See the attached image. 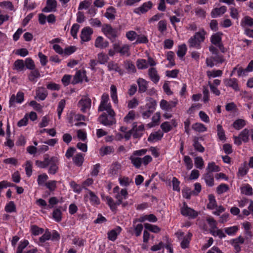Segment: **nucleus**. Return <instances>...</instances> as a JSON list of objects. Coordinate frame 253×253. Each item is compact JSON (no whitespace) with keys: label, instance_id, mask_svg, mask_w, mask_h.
I'll use <instances>...</instances> for the list:
<instances>
[{"label":"nucleus","instance_id":"59","mask_svg":"<svg viewBox=\"0 0 253 253\" xmlns=\"http://www.w3.org/2000/svg\"><path fill=\"white\" fill-rule=\"evenodd\" d=\"M193 146L195 149L199 152L202 153L205 151L204 147L198 141L197 138H195L194 139Z\"/></svg>","mask_w":253,"mask_h":253},{"label":"nucleus","instance_id":"7","mask_svg":"<svg viewBox=\"0 0 253 253\" xmlns=\"http://www.w3.org/2000/svg\"><path fill=\"white\" fill-rule=\"evenodd\" d=\"M245 242V238L242 236H239L236 238L230 241V244L233 246L236 253H239L241 251L240 245L243 244Z\"/></svg>","mask_w":253,"mask_h":253},{"label":"nucleus","instance_id":"61","mask_svg":"<svg viewBox=\"0 0 253 253\" xmlns=\"http://www.w3.org/2000/svg\"><path fill=\"white\" fill-rule=\"evenodd\" d=\"M126 36L129 41H133L136 40L138 35L134 31H129L126 33Z\"/></svg>","mask_w":253,"mask_h":253},{"label":"nucleus","instance_id":"21","mask_svg":"<svg viewBox=\"0 0 253 253\" xmlns=\"http://www.w3.org/2000/svg\"><path fill=\"white\" fill-rule=\"evenodd\" d=\"M108 70L109 71H115L122 74V71L119 65L113 61H111L107 64Z\"/></svg>","mask_w":253,"mask_h":253},{"label":"nucleus","instance_id":"24","mask_svg":"<svg viewBox=\"0 0 253 253\" xmlns=\"http://www.w3.org/2000/svg\"><path fill=\"white\" fill-rule=\"evenodd\" d=\"M203 178L208 186L212 187L214 185V178L212 173L207 172L203 175Z\"/></svg>","mask_w":253,"mask_h":253},{"label":"nucleus","instance_id":"48","mask_svg":"<svg viewBox=\"0 0 253 253\" xmlns=\"http://www.w3.org/2000/svg\"><path fill=\"white\" fill-rule=\"evenodd\" d=\"M238 230L239 227L237 226H233L224 228L225 232L229 236L235 235Z\"/></svg>","mask_w":253,"mask_h":253},{"label":"nucleus","instance_id":"11","mask_svg":"<svg viewBox=\"0 0 253 253\" xmlns=\"http://www.w3.org/2000/svg\"><path fill=\"white\" fill-rule=\"evenodd\" d=\"M58 159L57 157H52L50 158V162L49 164V168L48 169V173L54 174L58 170Z\"/></svg>","mask_w":253,"mask_h":253},{"label":"nucleus","instance_id":"44","mask_svg":"<svg viewBox=\"0 0 253 253\" xmlns=\"http://www.w3.org/2000/svg\"><path fill=\"white\" fill-rule=\"evenodd\" d=\"M217 135L219 139L222 141H225L226 140V136L225 134V131L222 128L221 125H218L217 126Z\"/></svg>","mask_w":253,"mask_h":253},{"label":"nucleus","instance_id":"17","mask_svg":"<svg viewBox=\"0 0 253 253\" xmlns=\"http://www.w3.org/2000/svg\"><path fill=\"white\" fill-rule=\"evenodd\" d=\"M148 74L150 80L154 84H157L159 82L160 78L155 68H150L148 71Z\"/></svg>","mask_w":253,"mask_h":253},{"label":"nucleus","instance_id":"60","mask_svg":"<svg viewBox=\"0 0 253 253\" xmlns=\"http://www.w3.org/2000/svg\"><path fill=\"white\" fill-rule=\"evenodd\" d=\"M149 42L148 39L145 35H138L135 43H147Z\"/></svg>","mask_w":253,"mask_h":253},{"label":"nucleus","instance_id":"2","mask_svg":"<svg viewBox=\"0 0 253 253\" xmlns=\"http://www.w3.org/2000/svg\"><path fill=\"white\" fill-rule=\"evenodd\" d=\"M116 113L114 111L102 113L98 118V122L102 125L110 126L116 123Z\"/></svg>","mask_w":253,"mask_h":253},{"label":"nucleus","instance_id":"63","mask_svg":"<svg viewBox=\"0 0 253 253\" xmlns=\"http://www.w3.org/2000/svg\"><path fill=\"white\" fill-rule=\"evenodd\" d=\"M229 190L228 186L226 184H221L216 188V192L218 194H221Z\"/></svg>","mask_w":253,"mask_h":253},{"label":"nucleus","instance_id":"40","mask_svg":"<svg viewBox=\"0 0 253 253\" xmlns=\"http://www.w3.org/2000/svg\"><path fill=\"white\" fill-rule=\"evenodd\" d=\"M206 170L207 172L210 173L212 172H218L220 171V168L218 166L215 165V163L211 162L208 164Z\"/></svg>","mask_w":253,"mask_h":253},{"label":"nucleus","instance_id":"54","mask_svg":"<svg viewBox=\"0 0 253 253\" xmlns=\"http://www.w3.org/2000/svg\"><path fill=\"white\" fill-rule=\"evenodd\" d=\"M195 167L199 169H202L204 166V162L201 157H197L194 159Z\"/></svg>","mask_w":253,"mask_h":253},{"label":"nucleus","instance_id":"42","mask_svg":"<svg viewBox=\"0 0 253 253\" xmlns=\"http://www.w3.org/2000/svg\"><path fill=\"white\" fill-rule=\"evenodd\" d=\"M192 234L188 233L186 236L184 237L181 243V247L182 249L188 248L190 241L191 240Z\"/></svg>","mask_w":253,"mask_h":253},{"label":"nucleus","instance_id":"32","mask_svg":"<svg viewBox=\"0 0 253 253\" xmlns=\"http://www.w3.org/2000/svg\"><path fill=\"white\" fill-rule=\"evenodd\" d=\"M124 67L128 73H133L136 71L134 64L130 60L125 61Z\"/></svg>","mask_w":253,"mask_h":253},{"label":"nucleus","instance_id":"31","mask_svg":"<svg viewBox=\"0 0 253 253\" xmlns=\"http://www.w3.org/2000/svg\"><path fill=\"white\" fill-rule=\"evenodd\" d=\"M73 161L74 164L77 166H82L84 161V155L82 154V153L77 154L73 157Z\"/></svg>","mask_w":253,"mask_h":253},{"label":"nucleus","instance_id":"41","mask_svg":"<svg viewBox=\"0 0 253 253\" xmlns=\"http://www.w3.org/2000/svg\"><path fill=\"white\" fill-rule=\"evenodd\" d=\"M250 130L247 128L244 129L239 134V136L244 142H247L249 140Z\"/></svg>","mask_w":253,"mask_h":253},{"label":"nucleus","instance_id":"28","mask_svg":"<svg viewBox=\"0 0 253 253\" xmlns=\"http://www.w3.org/2000/svg\"><path fill=\"white\" fill-rule=\"evenodd\" d=\"M32 70L28 76V79L31 82L36 83L38 79L41 77V75L38 70L34 69Z\"/></svg>","mask_w":253,"mask_h":253},{"label":"nucleus","instance_id":"18","mask_svg":"<svg viewBox=\"0 0 253 253\" xmlns=\"http://www.w3.org/2000/svg\"><path fill=\"white\" fill-rule=\"evenodd\" d=\"M94 45L96 47L104 48L109 46V42L104 40L102 37L99 36L95 40Z\"/></svg>","mask_w":253,"mask_h":253},{"label":"nucleus","instance_id":"13","mask_svg":"<svg viewBox=\"0 0 253 253\" xmlns=\"http://www.w3.org/2000/svg\"><path fill=\"white\" fill-rule=\"evenodd\" d=\"M93 33V30L89 27L83 28L81 32V38L84 42H88L90 40V36Z\"/></svg>","mask_w":253,"mask_h":253},{"label":"nucleus","instance_id":"53","mask_svg":"<svg viewBox=\"0 0 253 253\" xmlns=\"http://www.w3.org/2000/svg\"><path fill=\"white\" fill-rule=\"evenodd\" d=\"M91 0H84L80 2L78 7V10L86 9L91 4Z\"/></svg>","mask_w":253,"mask_h":253},{"label":"nucleus","instance_id":"16","mask_svg":"<svg viewBox=\"0 0 253 253\" xmlns=\"http://www.w3.org/2000/svg\"><path fill=\"white\" fill-rule=\"evenodd\" d=\"M137 84L138 86V92L140 93H144L147 90L149 82L146 80L139 78L137 80Z\"/></svg>","mask_w":253,"mask_h":253},{"label":"nucleus","instance_id":"64","mask_svg":"<svg viewBox=\"0 0 253 253\" xmlns=\"http://www.w3.org/2000/svg\"><path fill=\"white\" fill-rule=\"evenodd\" d=\"M242 191L243 193H244L246 195H252L253 193V188L252 187L248 184H246L244 187L242 188Z\"/></svg>","mask_w":253,"mask_h":253},{"label":"nucleus","instance_id":"12","mask_svg":"<svg viewBox=\"0 0 253 253\" xmlns=\"http://www.w3.org/2000/svg\"><path fill=\"white\" fill-rule=\"evenodd\" d=\"M87 82L88 80L86 77L85 72L84 71H78L76 72L72 81L73 84H77L80 82H82L84 80Z\"/></svg>","mask_w":253,"mask_h":253},{"label":"nucleus","instance_id":"30","mask_svg":"<svg viewBox=\"0 0 253 253\" xmlns=\"http://www.w3.org/2000/svg\"><path fill=\"white\" fill-rule=\"evenodd\" d=\"M163 136V133L156 131L154 133H152L149 136L148 140L150 142H155L159 141L162 139Z\"/></svg>","mask_w":253,"mask_h":253},{"label":"nucleus","instance_id":"1","mask_svg":"<svg viewBox=\"0 0 253 253\" xmlns=\"http://www.w3.org/2000/svg\"><path fill=\"white\" fill-rule=\"evenodd\" d=\"M207 32L203 29H200L196 32L188 41V44L190 48H194L197 49L201 48V43L205 40Z\"/></svg>","mask_w":253,"mask_h":253},{"label":"nucleus","instance_id":"58","mask_svg":"<svg viewBox=\"0 0 253 253\" xmlns=\"http://www.w3.org/2000/svg\"><path fill=\"white\" fill-rule=\"evenodd\" d=\"M136 65L139 69H144L148 68V65L147 61L145 59H138L136 61Z\"/></svg>","mask_w":253,"mask_h":253},{"label":"nucleus","instance_id":"55","mask_svg":"<svg viewBox=\"0 0 253 253\" xmlns=\"http://www.w3.org/2000/svg\"><path fill=\"white\" fill-rule=\"evenodd\" d=\"M249 170V168L246 164L239 168L238 172V176L243 177L247 174Z\"/></svg>","mask_w":253,"mask_h":253},{"label":"nucleus","instance_id":"20","mask_svg":"<svg viewBox=\"0 0 253 253\" xmlns=\"http://www.w3.org/2000/svg\"><path fill=\"white\" fill-rule=\"evenodd\" d=\"M116 10L113 6H110L106 9L104 14L105 17L110 20H113L115 19Z\"/></svg>","mask_w":253,"mask_h":253},{"label":"nucleus","instance_id":"14","mask_svg":"<svg viewBox=\"0 0 253 253\" xmlns=\"http://www.w3.org/2000/svg\"><path fill=\"white\" fill-rule=\"evenodd\" d=\"M57 7V1L56 0H47L46 6L42 9L44 12H50L55 11Z\"/></svg>","mask_w":253,"mask_h":253},{"label":"nucleus","instance_id":"45","mask_svg":"<svg viewBox=\"0 0 253 253\" xmlns=\"http://www.w3.org/2000/svg\"><path fill=\"white\" fill-rule=\"evenodd\" d=\"M209 202L207 205L208 208L212 210L217 207L215 197L213 195H210L209 196Z\"/></svg>","mask_w":253,"mask_h":253},{"label":"nucleus","instance_id":"19","mask_svg":"<svg viewBox=\"0 0 253 253\" xmlns=\"http://www.w3.org/2000/svg\"><path fill=\"white\" fill-rule=\"evenodd\" d=\"M36 96L41 100H44L47 96V91L43 87H39L36 89Z\"/></svg>","mask_w":253,"mask_h":253},{"label":"nucleus","instance_id":"49","mask_svg":"<svg viewBox=\"0 0 253 253\" xmlns=\"http://www.w3.org/2000/svg\"><path fill=\"white\" fill-rule=\"evenodd\" d=\"M194 11L197 17L203 19L206 17V11L203 8L200 7H197L194 9Z\"/></svg>","mask_w":253,"mask_h":253},{"label":"nucleus","instance_id":"56","mask_svg":"<svg viewBox=\"0 0 253 253\" xmlns=\"http://www.w3.org/2000/svg\"><path fill=\"white\" fill-rule=\"evenodd\" d=\"M14 69L17 71H22L24 68V64L23 60L18 59L16 60L14 63Z\"/></svg>","mask_w":253,"mask_h":253},{"label":"nucleus","instance_id":"6","mask_svg":"<svg viewBox=\"0 0 253 253\" xmlns=\"http://www.w3.org/2000/svg\"><path fill=\"white\" fill-rule=\"evenodd\" d=\"M78 107L83 113L86 112L91 106V100L87 96H84L78 103Z\"/></svg>","mask_w":253,"mask_h":253},{"label":"nucleus","instance_id":"62","mask_svg":"<svg viewBox=\"0 0 253 253\" xmlns=\"http://www.w3.org/2000/svg\"><path fill=\"white\" fill-rule=\"evenodd\" d=\"M61 211L59 209H56L54 210L52 213V216L54 219L57 221L59 222L61 220Z\"/></svg>","mask_w":253,"mask_h":253},{"label":"nucleus","instance_id":"22","mask_svg":"<svg viewBox=\"0 0 253 253\" xmlns=\"http://www.w3.org/2000/svg\"><path fill=\"white\" fill-rule=\"evenodd\" d=\"M227 10L225 6H222L219 8H215L211 12V16L212 18H215L224 14Z\"/></svg>","mask_w":253,"mask_h":253},{"label":"nucleus","instance_id":"37","mask_svg":"<svg viewBox=\"0 0 253 253\" xmlns=\"http://www.w3.org/2000/svg\"><path fill=\"white\" fill-rule=\"evenodd\" d=\"M105 201L109 206L110 209L113 211H116L117 206L119 205H118L117 202H115L113 198L110 197H106L105 198Z\"/></svg>","mask_w":253,"mask_h":253},{"label":"nucleus","instance_id":"57","mask_svg":"<svg viewBox=\"0 0 253 253\" xmlns=\"http://www.w3.org/2000/svg\"><path fill=\"white\" fill-rule=\"evenodd\" d=\"M242 27H245L246 25L252 26L253 25V19L249 16H245L241 23Z\"/></svg>","mask_w":253,"mask_h":253},{"label":"nucleus","instance_id":"5","mask_svg":"<svg viewBox=\"0 0 253 253\" xmlns=\"http://www.w3.org/2000/svg\"><path fill=\"white\" fill-rule=\"evenodd\" d=\"M222 33L217 32L211 35V42L212 44L217 46L222 52H224L225 49L222 43Z\"/></svg>","mask_w":253,"mask_h":253},{"label":"nucleus","instance_id":"46","mask_svg":"<svg viewBox=\"0 0 253 253\" xmlns=\"http://www.w3.org/2000/svg\"><path fill=\"white\" fill-rule=\"evenodd\" d=\"M31 231L32 234L35 236H38L43 233V228H40L37 225H34L31 226Z\"/></svg>","mask_w":253,"mask_h":253},{"label":"nucleus","instance_id":"50","mask_svg":"<svg viewBox=\"0 0 253 253\" xmlns=\"http://www.w3.org/2000/svg\"><path fill=\"white\" fill-rule=\"evenodd\" d=\"M222 74V71L220 70L208 71L207 75L209 78L220 77Z\"/></svg>","mask_w":253,"mask_h":253},{"label":"nucleus","instance_id":"36","mask_svg":"<svg viewBox=\"0 0 253 253\" xmlns=\"http://www.w3.org/2000/svg\"><path fill=\"white\" fill-rule=\"evenodd\" d=\"M207 221L210 227V233H212V231H214L215 229L217 228V222L214 219L213 217H209L207 218Z\"/></svg>","mask_w":253,"mask_h":253},{"label":"nucleus","instance_id":"51","mask_svg":"<svg viewBox=\"0 0 253 253\" xmlns=\"http://www.w3.org/2000/svg\"><path fill=\"white\" fill-rule=\"evenodd\" d=\"M144 227L147 230L155 233L159 232L161 230V229L158 226L147 223L144 224Z\"/></svg>","mask_w":253,"mask_h":253},{"label":"nucleus","instance_id":"3","mask_svg":"<svg viewBox=\"0 0 253 253\" xmlns=\"http://www.w3.org/2000/svg\"><path fill=\"white\" fill-rule=\"evenodd\" d=\"M101 30L103 34L111 40V42H114L115 39L119 36L117 29L113 28L111 25L108 24H103Z\"/></svg>","mask_w":253,"mask_h":253},{"label":"nucleus","instance_id":"38","mask_svg":"<svg viewBox=\"0 0 253 253\" xmlns=\"http://www.w3.org/2000/svg\"><path fill=\"white\" fill-rule=\"evenodd\" d=\"M111 93L110 95L111 97L115 104H117L118 103V95L117 92V88L114 85H111L110 87Z\"/></svg>","mask_w":253,"mask_h":253},{"label":"nucleus","instance_id":"29","mask_svg":"<svg viewBox=\"0 0 253 253\" xmlns=\"http://www.w3.org/2000/svg\"><path fill=\"white\" fill-rule=\"evenodd\" d=\"M50 162V158H49L48 156H45L44 158V160L43 161H41L39 160H37L35 162L36 165L40 168H45L48 166H49Z\"/></svg>","mask_w":253,"mask_h":253},{"label":"nucleus","instance_id":"15","mask_svg":"<svg viewBox=\"0 0 253 253\" xmlns=\"http://www.w3.org/2000/svg\"><path fill=\"white\" fill-rule=\"evenodd\" d=\"M177 104V100L168 102L165 100H162L160 102V107L163 110H169L175 107Z\"/></svg>","mask_w":253,"mask_h":253},{"label":"nucleus","instance_id":"9","mask_svg":"<svg viewBox=\"0 0 253 253\" xmlns=\"http://www.w3.org/2000/svg\"><path fill=\"white\" fill-rule=\"evenodd\" d=\"M181 214L185 216L195 218L198 216V212L193 209L188 207L184 203L183 207L181 209Z\"/></svg>","mask_w":253,"mask_h":253},{"label":"nucleus","instance_id":"43","mask_svg":"<svg viewBox=\"0 0 253 253\" xmlns=\"http://www.w3.org/2000/svg\"><path fill=\"white\" fill-rule=\"evenodd\" d=\"M109 57L104 53L101 52L97 54V60L99 64H104L109 60Z\"/></svg>","mask_w":253,"mask_h":253},{"label":"nucleus","instance_id":"25","mask_svg":"<svg viewBox=\"0 0 253 253\" xmlns=\"http://www.w3.org/2000/svg\"><path fill=\"white\" fill-rule=\"evenodd\" d=\"M121 231V228L120 227H118L116 229H113L108 232V238L112 241H114L117 236L120 234Z\"/></svg>","mask_w":253,"mask_h":253},{"label":"nucleus","instance_id":"34","mask_svg":"<svg viewBox=\"0 0 253 253\" xmlns=\"http://www.w3.org/2000/svg\"><path fill=\"white\" fill-rule=\"evenodd\" d=\"M192 128L195 131L198 132H203L206 131L207 130L205 126L200 123H196L192 125Z\"/></svg>","mask_w":253,"mask_h":253},{"label":"nucleus","instance_id":"10","mask_svg":"<svg viewBox=\"0 0 253 253\" xmlns=\"http://www.w3.org/2000/svg\"><path fill=\"white\" fill-rule=\"evenodd\" d=\"M152 6V2L151 1H149L148 2H144L141 6L135 8L134 10V12L138 14H143L151 9Z\"/></svg>","mask_w":253,"mask_h":253},{"label":"nucleus","instance_id":"52","mask_svg":"<svg viewBox=\"0 0 253 253\" xmlns=\"http://www.w3.org/2000/svg\"><path fill=\"white\" fill-rule=\"evenodd\" d=\"M187 47L185 44H181L178 46L177 51V55L180 58H182L186 54Z\"/></svg>","mask_w":253,"mask_h":253},{"label":"nucleus","instance_id":"23","mask_svg":"<svg viewBox=\"0 0 253 253\" xmlns=\"http://www.w3.org/2000/svg\"><path fill=\"white\" fill-rule=\"evenodd\" d=\"M114 152V148L112 146H103L100 148L99 154L101 156L111 154Z\"/></svg>","mask_w":253,"mask_h":253},{"label":"nucleus","instance_id":"33","mask_svg":"<svg viewBox=\"0 0 253 253\" xmlns=\"http://www.w3.org/2000/svg\"><path fill=\"white\" fill-rule=\"evenodd\" d=\"M129 160L131 161L132 165L137 169L139 168L142 164V159L138 157H136L135 155H132L130 157Z\"/></svg>","mask_w":253,"mask_h":253},{"label":"nucleus","instance_id":"26","mask_svg":"<svg viewBox=\"0 0 253 253\" xmlns=\"http://www.w3.org/2000/svg\"><path fill=\"white\" fill-rule=\"evenodd\" d=\"M86 197L89 198L92 205L99 204V199L93 192L90 190H88V194H86Z\"/></svg>","mask_w":253,"mask_h":253},{"label":"nucleus","instance_id":"39","mask_svg":"<svg viewBox=\"0 0 253 253\" xmlns=\"http://www.w3.org/2000/svg\"><path fill=\"white\" fill-rule=\"evenodd\" d=\"M129 49V45L127 44H124L119 50V53H120L121 55L128 57L130 55Z\"/></svg>","mask_w":253,"mask_h":253},{"label":"nucleus","instance_id":"8","mask_svg":"<svg viewBox=\"0 0 253 253\" xmlns=\"http://www.w3.org/2000/svg\"><path fill=\"white\" fill-rule=\"evenodd\" d=\"M223 83L226 86L232 88L235 91H240V86L237 79H225Z\"/></svg>","mask_w":253,"mask_h":253},{"label":"nucleus","instance_id":"47","mask_svg":"<svg viewBox=\"0 0 253 253\" xmlns=\"http://www.w3.org/2000/svg\"><path fill=\"white\" fill-rule=\"evenodd\" d=\"M119 180L121 185L123 186H127L130 183H133L132 180L128 177L124 176L122 177H120Z\"/></svg>","mask_w":253,"mask_h":253},{"label":"nucleus","instance_id":"35","mask_svg":"<svg viewBox=\"0 0 253 253\" xmlns=\"http://www.w3.org/2000/svg\"><path fill=\"white\" fill-rule=\"evenodd\" d=\"M246 125V121L243 119H238L236 120L233 124V127L237 129L240 130L244 127Z\"/></svg>","mask_w":253,"mask_h":253},{"label":"nucleus","instance_id":"27","mask_svg":"<svg viewBox=\"0 0 253 253\" xmlns=\"http://www.w3.org/2000/svg\"><path fill=\"white\" fill-rule=\"evenodd\" d=\"M121 168L122 166L119 163L114 162L111 166L109 173L113 175H117L119 171L121 169Z\"/></svg>","mask_w":253,"mask_h":253},{"label":"nucleus","instance_id":"4","mask_svg":"<svg viewBox=\"0 0 253 253\" xmlns=\"http://www.w3.org/2000/svg\"><path fill=\"white\" fill-rule=\"evenodd\" d=\"M109 97L107 93H104L101 96V101L98 106V111L99 112L112 111L114 110L112 108L111 103L109 102Z\"/></svg>","mask_w":253,"mask_h":253}]
</instances>
